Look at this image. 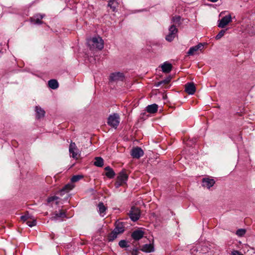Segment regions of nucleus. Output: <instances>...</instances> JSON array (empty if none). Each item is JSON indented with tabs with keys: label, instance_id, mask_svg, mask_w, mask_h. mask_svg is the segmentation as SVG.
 I'll use <instances>...</instances> for the list:
<instances>
[{
	"label": "nucleus",
	"instance_id": "nucleus-1",
	"mask_svg": "<svg viewBox=\"0 0 255 255\" xmlns=\"http://www.w3.org/2000/svg\"><path fill=\"white\" fill-rule=\"evenodd\" d=\"M88 43L90 48H96L99 50H102L104 47V40L100 36L94 37L88 40Z\"/></svg>",
	"mask_w": 255,
	"mask_h": 255
},
{
	"label": "nucleus",
	"instance_id": "nucleus-2",
	"mask_svg": "<svg viewBox=\"0 0 255 255\" xmlns=\"http://www.w3.org/2000/svg\"><path fill=\"white\" fill-rule=\"evenodd\" d=\"M120 122V118L119 114L114 113L110 115L108 118L107 124L108 125L116 129L118 127Z\"/></svg>",
	"mask_w": 255,
	"mask_h": 255
},
{
	"label": "nucleus",
	"instance_id": "nucleus-3",
	"mask_svg": "<svg viewBox=\"0 0 255 255\" xmlns=\"http://www.w3.org/2000/svg\"><path fill=\"white\" fill-rule=\"evenodd\" d=\"M128 179V175L126 171L122 170L121 171L117 176V180L115 182V187L118 188L124 184L126 183Z\"/></svg>",
	"mask_w": 255,
	"mask_h": 255
},
{
	"label": "nucleus",
	"instance_id": "nucleus-4",
	"mask_svg": "<svg viewBox=\"0 0 255 255\" xmlns=\"http://www.w3.org/2000/svg\"><path fill=\"white\" fill-rule=\"evenodd\" d=\"M128 215L131 220L134 222L138 220L140 216V211L138 207L133 206L131 208Z\"/></svg>",
	"mask_w": 255,
	"mask_h": 255
},
{
	"label": "nucleus",
	"instance_id": "nucleus-5",
	"mask_svg": "<svg viewBox=\"0 0 255 255\" xmlns=\"http://www.w3.org/2000/svg\"><path fill=\"white\" fill-rule=\"evenodd\" d=\"M178 29L174 24L171 25L169 28V33L166 36L167 41L171 42L175 37Z\"/></svg>",
	"mask_w": 255,
	"mask_h": 255
},
{
	"label": "nucleus",
	"instance_id": "nucleus-6",
	"mask_svg": "<svg viewBox=\"0 0 255 255\" xmlns=\"http://www.w3.org/2000/svg\"><path fill=\"white\" fill-rule=\"evenodd\" d=\"M124 79V73L120 72L113 73L110 76V80L113 82L123 81Z\"/></svg>",
	"mask_w": 255,
	"mask_h": 255
},
{
	"label": "nucleus",
	"instance_id": "nucleus-7",
	"mask_svg": "<svg viewBox=\"0 0 255 255\" xmlns=\"http://www.w3.org/2000/svg\"><path fill=\"white\" fill-rule=\"evenodd\" d=\"M69 152L72 154L73 158L77 159L79 155V150L74 142H71L69 145Z\"/></svg>",
	"mask_w": 255,
	"mask_h": 255
},
{
	"label": "nucleus",
	"instance_id": "nucleus-8",
	"mask_svg": "<svg viewBox=\"0 0 255 255\" xmlns=\"http://www.w3.org/2000/svg\"><path fill=\"white\" fill-rule=\"evenodd\" d=\"M232 21V17L231 15H227L224 16L220 20L218 24V27L224 28L228 25Z\"/></svg>",
	"mask_w": 255,
	"mask_h": 255
},
{
	"label": "nucleus",
	"instance_id": "nucleus-9",
	"mask_svg": "<svg viewBox=\"0 0 255 255\" xmlns=\"http://www.w3.org/2000/svg\"><path fill=\"white\" fill-rule=\"evenodd\" d=\"M144 154L143 151L141 148L136 147L132 149L131 151V155L133 158L138 159Z\"/></svg>",
	"mask_w": 255,
	"mask_h": 255
},
{
	"label": "nucleus",
	"instance_id": "nucleus-10",
	"mask_svg": "<svg viewBox=\"0 0 255 255\" xmlns=\"http://www.w3.org/2000/svg\"><path fill=\"white\" fill-rule=\"evenodd\" d=\"M45 16L44 14L37 13L30 18V21L34 24H41L43 23L41 19Z\"/></svg>",
	"mask_w": 255,
	"mask_h": 255
},
{
	"label": "nucleus",
	"instance_id": "nucleus-11",
	"mask_svg": "<svg viewBox=\"0 0 255 255\" xmlns=\"http://www.w3.org/2000/svg\"><path fill=\"white\" fill-rule=\"evenodd\" d=\"M185 92L189 95H193L196 91V87L193 83H187L185 85Z\"/></svg>",
	"mask_w": 255,
	"mask_h": 255
},
{
	"label": "nucleus",
	"instance_id": "nucleus-12",
	"mask_svg": "<svg viewBox=\"0 0 255 255\" xmlns=\"http://www.w3.org/2000/svg\"><path fill=\"white\" fill-rule=\"evenodd\" d=\"M144 236V232L140 230H136L133 231L131 235V238L135 241H138Z\"/></svg>",
	"mask_w": 255,
	"mask_h": 255
},
{
	"label": "nucleus",
	"instance_id": "nucleus-13",
	"mask_svg": "<svg viewBox=\"0 0 255 255\" xmlns=\"http://www.w3.org/2000/svg\"><path fill=\"white\" fill-rule=\"evenodd\" d=\"M215 183V181L213 179L209 178H205L202 180V185L209 189L212 187Z\"/></svg>",
	"mask_w": 255,
	"mask_h": 255
},
{
	"label": "nucleus",
	"instance_id": "nucleus-14",
	"mask_svg": "<svg viewBox=\"0 0 255 255\" xmlns=\"http://www.w3.org/2000/svg\"><path fill=\"white\" fill-rule=\"evenodd\" d=\"M202 47H203V44L201 43H200L199 44L196 46L191 47L188 50L187 54L189 55H193L195 54V52L197 51L199 49H200Z\"/></svg>",
	"mask_w": 255,
	"mask_h": 255
},
{
	"label": "nucleus",
	"instance_id": "nucleus-15",
	"mask_svg": "<svg viewBox=\"0 0 255 255\" xmlns=\"http://www.w3.org/2000/svg\"><path fill=\"white\" fill-rule=\"evenodd\" d=\"M140 250L144 252L151 253L154 251V248L153 244H150L144 245Z\"/></svg>",
	"mask_w": 255,
	"mask_h": 255
},
{
	"label": "nucleus",
	"instance_id": "nucleus-16",
	"mask_svg": "<svg viewBox=\"0 0 255 255\" xmlns=\"http://www.w3.org/2000/svg\"><path fill=\"white\" fill-rule=\"evenodd\" d=\"M158 106L156 104L148 105L146 107V111L150 114H154L157 112Z\"/></svg>",
	"mask_w": 255,
	"mask_h": 255
},
{
	"label": "nucleus",
	"instance_id": "nucleus-17",
	"mask_svg": "<svg viewBox=\"0 0 255 255\" xmlns=\"http://www.w3.org/2000/svg\"><path fill=\"white\" fill-rule=\"evenodd\" d=\"M98 212L100 216L104 217L105 215V212L107 209V207L104 205L103 202H100L98 205Z\"/></svg>",
	"mask_w": 255,
	"mask_h": 255
},
{
	"label": "nucleus",
	"instance_id": "nucleus-18",
	"mask_svg": "<svg viewBox=\"0 0 255 255\" xmlns=\"http://www.w3.org/2000/svg\"><path fill=\"white\" fill-rule=\"evenodd\" d=\"M161 68L163 72L168 73L171 71L172 66L169 63L164 62L161 66Z\"/></svg>",
	"mask_w": 255,
	"mask_h": 255
},
{
	"label": "nucleus",
	"instance_id": "nucleus-19",
	"mask_svg": "<svg viewBox=\"0 0 255 255\" xmlns=\"http://www.w3.org/2000/svg\"><path fill=\"white\" fill-rule=\"evenodd\" d=\"M105 170L106 171V175L109 178H113L115 175V173L113 169L110 166H107L105 168Z\"/></svg>",
	"mask_w": 255,
	"mask_h": 255
},
{
	"label": "nucleus",
	"instance_id": "nucleus-20",
	"mask_svg": "<svg viewBox=\"0 0 255 255\" xmlns=\"http://www.w3.org/2000/svg\"><path fill=\"white\" fill-rule=\"evenodd\" d=\"M35 111L36 112V118L40 119L44 117L45 115V111L41 107L38 106L35 107Z\"/></svg>",
	"mask_w": 255,
	"mask_h": 255
},
{
	"label": "nucleus",
	"instance_id": "nucleus-21",
	"mask_svg": "<svg viewBox=\"0 0 255 255\" xmlns=\"http://www.w3.org/2000/svg\"><path fill=\"white\" fill-rule=\"evenodd\" d=\"M119 234L123 233L125 231V228L122 223L119 222L116 223V227L114 229Z\"/></svg>",
	"mask_w": 255,
	"mask_h": 255
},
{
	"label": "nucleus",
	"instance_id": "nucleus-22",
	"mask_svg": "<svg viewBox=\"0 0 255 255\" xmlns=\"http://www.w3.org/2000/svg\"><path fill=\"white\" fill-rule=\"evenodd\" d=\"M48 86L52 89H56L58 87V83L55 79H51L48 81Z\"/></svg>",
	"mask_w": 255,
	"mask_h": 255
},
{
	"label": "nucleus",
	"instance_id": "nucleus-23",
	"mask_svg": "<svg viewBox=\"0 0 255 255\" xmlns=\"http://www.w3.org/2000/svg\"><path fill=\"white\" fill-rule=\"evenodd\" d=\"M118 6V3L116 0H110L108 3L109 6L113 11H115Z\"/></svg>",
	"mask_w": 255,
	"mask_h": 255
},
{
	"label": "nucleus",
	"instance_id": "nucleus-24",
	"mask_svg": "<svg viewBox=\"0 0 255 255\" xmlns=\"http://www.w3.org/2000/svg\"><path fill=\"white\" fill-rule=\"evenodd\" d=\"M65 217H66L65 212L61 210L59 213L55 214V216L51 218V220H57L59 218H63Z\"/></svg>",
	"mask_w": 255,
	"mask_h": 255
},
{
	"label": "nucleus",
	"instance_id": "nucleus-25",
	"mask_svg": "<svg viewBox=\"0 0 255 255\" xmlns=\"http://www.w3.org/2000/svg\"><path fill=\"white\" fill-rule=\"evenodd\" d=\"M74 188V185L72 184H67L65 185L63 188L61 190L60 192L62 194L63 192H68Z\"/></svg>",
	"mask_w": 255,
	"mask_h": 255
},
{
	"label": "nucleus",
	"instance_id": "nucleus-26",
	"mask_svg": "<svg viewBox=\"0 0 255 255\" xmlns=\"http://www.w3.org/2000/svg\"><path fill=\"white\" fill-rule=\"evenodd\" d=\"M94 165L98 167H102L104 165V160L102 158L96 157L95 158Z\"/></svg>",
	"mask_w": 255,
	"mask_h": 255
},
{
	"label": "nucleus",
	"instance_id": "nucleus-27",
	"mask_svg": "<svg viewBox=\"0 0 255 255\" xmlns=\"http://www.w3.org/2000/svg\"><path fill=\"white\" fill-rule=\"evenodd\" d=\"M119 234L114 230L109 234L108 240L109 241H113L117 238Z\"/></svg>",
	"mask_w": 255,
	"mask_h": 255
},
{
	"label": "nucleus",
	"instance_id": "nucleus-28",
	"mask_svg": "<svg viewBox=\"0 0 255 255\" xmlns=\"http://www.w3.org/2000/svg\"><path fill=\"white\" fill-rule=\"evenodd\" d=\"M170 80H171L170 77L167 78L166 79H165L162 81L158 82L157 83V84H156V86L159 87L160 85H161L162 84H167L170 82Z\"/></svg>",
	"mask_w": 255,
	"mask_h": 255
},
{
	"label": "nucleus",
	"instance_id": "nucleus-29",
	"mask_svg": "<svg viewBox=\"0 0 255 255\" xmlns=\"http://www.w3.org/2000/svg\"><path fill=\"white\" fill-rule=\"evenodd\" d=\"M83 176L82 175H74L71 178V181L72 182H76L78 181L82 178H83Z\"/></svg>",
	"mask_w": 255,
	"mask_h": 255
},
{
	"label": "nucleus",
	"instance_id": "nucleus-30",
	"mask_svg": "<svg viewBox=\"0 0 255 255\" xmlns=\"http://www.w3.org/2000/svg\"><path fill=\"white\" fill-rule=\"evenodd\" d=\"M181 17L180 16H175L172 17V22L175 23V24H179Z\"/></svg>",
	"mask_w": 255,
	"mask_h": 255
},
{
	"label": "nucleus",
	"instance_id": "nucleus-31",
	"mask_svg": "<svg viewBox=\"0 0 255 255\" xmlns=\"http://www.w3.org/2000/svg\"><path fill=\"white\" fill-rule=\"evenodd\" d=\"M226 30H221L219 33L216 36L215 38L217 40L220 39L221 37H222L225 33H226Z\"/></svg>",
	"mask_w": 255,
	"mask_h": 255
},
{
	"label": "nucleus",
	"instance_id": "nucleus-32",
	"mask_svg": "<svg viewBox=\"0 0 255 255\" xmlns=\"http://www.w3.org/2000/svg\"><path fill=\"white\" fill-rule=\"evenodd\" d=\"M246 233V230L243 229H240L237 231L236 234L239 237L243 236Z\"/></svg>",
	"mask_w": 255,
	"mask_h": 255
},
{
	"label": "nucleus",
	"instance_id": "nucleus-33",
	"mask_svg": "<svg viewBox=\"0 0 255 255\" xmlns=\"http://www.w3.org/2000/svg\"><path fill=\"white\" fill-rule=\"evenodd\" d=\"M26 224L29 227H32L36 225V221L35 220H33L32 221H27Z\"/></svg>",
	"mask_w": 255,
	"mask_h": 255
},
{
	"label": "nucleus",
	"instance_id": "nucleus-34",
	"mask_svg": "<svg viewBox=\"0 0 255 255\" xmlns=\"http://www.w3.org/2000/svg\"><path fill=\"white\" fill-rule=\"evenodd\" d=\"M59 198L57 196H53L48 198L47 201L48 203H51L54 201L57 200Z\"/></svg>",
	"mask_w": 255,
	"mask_h": 255
},
{
	"label": "nucleus",
	"instance_id": "nucleus-35",
	"mask_svg": "<svg viewBox=\"0 0 255 255\" xmlns=\"http://www.w3.org/2000/svg\"><path fill=\"white\" fill-rule=\"evenodd\" d=\"M119 245L122 248H125L127 247V243L125 240H121L119 243Z\"/></svg>",
	"mask_w": 255,
	"mask_h": 255
},
{
	"label": "nucleus",
	"instance_id": "nucleus-36",
	"mask_svg": "<svg viewBox=\"0 0 255 255\" xmlns=\"http://www.w3.org/2000/svg\"><path fill=\"white\" fill-rule=\"evenodd\" d=\"M29 217L28 215H25L24 216H21V219L23 221H26L29 219Z\"/></svg>",
	"mask_w": 255,
	"mask_h": 255
},
{
	"label": "nucleus",
	"instance_id": "nucleus-37",
	"mask_svg": "<svg viewBox=\"0 0 255 255\" xmlns=\"http://www.w3.org/2000/svg\"><path fill=\"white\" fill-rule=\"evenodd\" d=\"M231 255H243V254L238 251H234L232 252Z\"/></svg>",
	"mask_w": 255,
	"mask_h": 255
},
{
	"label": "nucleus",
	"instance_id": "nucleus-38",
	"mask_svg": "<svg viewBox=\"0 0 255 255\" xmlns=\"http://www.w3.org/2000/svg\"><path fill=\"white\" fill-rule=\"evenodd\" d=\"M131 255H138V251L136 249L133 250L132 251V252H131Z\"/></svg>",
	"mask_w": 255,
	"mask_h": 255
},
{
	"label": "nucleus",
	"instance_id": "nucleus-39",
	"mask_svg": "<svg viewBox=\"0 0 255 255\" xmlns=\"http://www.w3.org/2000/svg\"><path fill=\"white\" fill-rule=\"evenodd\" d=\"M208 0L210 1H211V2H215L217 1L218 0Z\"/></svg>",
	"mask_w": 255,
	"mask_h": 255
}]
</instances>
